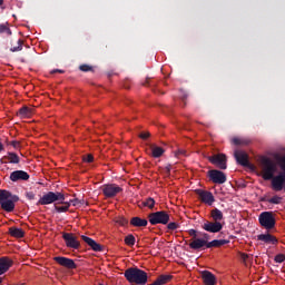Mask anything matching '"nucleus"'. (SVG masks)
Returning a JSON list of instances; mask_svg holds the SVG:
<instances>
[{
  "label": "nucleus",
  "instance_id": "9",
  "mask_svg": "<svg viewBox=\"0 0 285 285\" xmlns=\"http://www.w3.org/2000/svg\"><path fill=\"white\" fill-rule=\"evenodd\" d=\"M124 189L119 187V185L110 184V185H104L102 186V194L107 199H112V197H117L119 193H121Z\"/></svg>",
  "mask_w": 285,
  "mask_h": 285
},
{
  "label": "nucleus",
  "instance_id": "22",
  "mask_svg": "<svg viewBox=\"0 0 285 285\" xmlns=\"http://www.w3.org/2000/svg\"><path fill=\"white\" fill-rule=\"evenodd\" d=\"M9 235H11V237H16V239H21V238L26 237V232H23L19 227H10Z\"/></svg>",
  "mask_w": 285,
  "mask_h": 285
},
{
  "label": "nucleus",
  "instance_id": "34",
  "mask_svg": "<svg viewBox=\"0 0 285 285\" xmlns=\"http://www.w3.org/2000/svg\"><path fill=\"white\" fill-rule=\"evenodd\" d=\"M18 46L17 47H11V52H20V50H23V40L18 39L17 40Z\"/></svg>",
  "mask_w": 285,
  "mask_h": 285
},
{
  "label": "nucleus",
  "instance_id": "53",
  "mask_svg": "<svg viewBox=\"0 0 285 285\" xmlns=\"http://www.w3.org/2000/svg\"><path fill=\"white\" fill-rule=\"evenodd\" d=\"M3 151V144L0 141V153Z\"/></svg>",
  "mask_w": 285,
  "mask_h": 285
},
{
  "label": "nucleus",
  "instance_id": "21",
  "mask_svg": "<svg viewBox=\"0 0 285 285\" xmlns=\"http://www.w3.org/2000/svg\"><path fill=\"white\" fill-rule=\"evenodd\" d=\"M130 225L134 226V228H144L148 226V220L146 218L136 216L130 219Z\"/></svg>",
  "mask_w": 285,
  "mask_h": 285
},
{
  "label": "nucleus",
  "instance_id": "31",
  "mask_svg": "<svg viewBox=\"0 0 285 285\" xmlns=\"http://www.w3.org/2000/svg\"><path fill=\"white\" fill-rule=\"evenodd\" d=\"M137 242V239L135 238V235L132 234H128L126 237H125V244L126 246H135V243Z\"/></svg>",
  "mask_w": 285,
  "mask_h": 285
},
{
  "label": "nucleus",
  "instance_id": "4",
  "mask_svg": "<svg viewBox=\"0 0 285 285\" xmlns=\"http://www.w3.org/2000/svg\"><path fill=\"white\" fill-rule=\"evenodd\" d=\"M148 219L151 226H157V224H163V226H166L168 222H170V215L166 210H160L156 213H150L148 215Z\"/></svg>",
  "mask_w": 285,
  "mask_h": 285
},
{
  "label": "nucleus",
  "instance_id": "27",
  "mask_svg": "<svg viewBox=\"0 0 285 285\" xmlns=\"http://www.w3.org/2000/svg\"><path fill=\"white\" fill-rule=\"evenodd\" d=\"M210 217L213 219V222H219L222 223V220L224 219V213H222V210L214 208L210 212Z\"/></svg>",
  "mask_w": 285,
  "mask_h": 285
},
{
  "label": "nucleus",
  "instance_id": "15",
  "mask_svg": "<svg viewBox=\"0 0 285 285\" xmlns=\"http://www.w3.org/2000/svg\"><path fill=\"white\" fill-rule=\"evenodd\" d=\"M30 175L24 170H16L10 174L11 181H28Z\"/></svg>",
  "mask_w": 285,
  "mask_h": 285
},
{
  "label": "nucleus",
  "instance_id": "52",
  "mask_svg": "<svg viewBox=\"0 0 285 285\" xmlns=\"http://www.w3.org/2000/svg\"><path fill=\"white\" fill-rule=\"evenodd\" d=\"M203 239H205V242H208V237H210L208 234L204 233L202 234Z\"/></svg>",
  "mask_w": 285,
  "mask_h": 285
},
{
  "label": "nucleus",
  "instance_id": "1",
  "mask_svg": "<svg viewBox=\"0 0 285 285\" xmlns=\"http://www.w3.org/2000/svg\"><path fill=\"white\" fill-rule=\"evenodd\" d=\"M125 277L129 284L146 285L148 284V273L145 271L131 267L125 271Z\"/></svg>",
  "mask_w": 285,
  "mask_h": 285
},
{
  "label": "nucleus",
  "instance_id": "20",
  "mask_svg": "<svg viewBox=\"0 0 285 285\" xmlns=\"http://www.w3.org/2000/svg\"><path fill=\"white\" fill-rule=\"evenodd\" d=\"M258 242H264V244H274L277 245V237L271 235L269 233L267 234H259L257 236Z\"/></svg>",
  "mask_w": 285,
  "mask_h": 285
},
{
  "label": "nucleus",
  "instance_id": "2",
  "mask_svg": "<svg viewBox=\"0 0 285 285\" xmlns=\"http://www.w3.org/2000/svg\"><path fill=\"white\" fill-rule=\"evenodd\" d=\"M262 170H263V179L265 181H271L272 179V188H273V181L275 179V173H277V165L273 159L268 157H263L262 158Z\"/></svg>",
  "mask_w": 285,
  "mask_h": 285
},
{
  "label": "nucleus",
  "instance_id": "50",
  "mask_svg": "<svg viewBox=\"0 0 285 285\" xmlns=\"http://www.w3.org/2000/svg\"><path fill=\"white\" fill-rule=\"evenodd\" d=\"M26 197L29 198L30 200H32V199H35L36 195H35V193L29 191L26 194Z\"/></svg>",
  "mask_w": 285,
  "mask_h": 285
},
{
  "label": "nucleus",
  "instance_id": "5",
  "mask_svg": "<svg viewBox=\"0 0 285 285\" xmlns=\"http://www.w3.org/2000/svg\"><path fill=\"white\" fill-rule=\"evenodd\" d=\"M258 222L263 228H266V230H273L275 228V216L273 215V212H263L258 216Z\"/></svg>",
  "mask_w": 285,
  "mask_h": 285
},
{
  "label": "nucleus",
  "instance_id": "11",
  "mask_svg": "<svg viewBox=\"0 0 285 285\" xmlns=\"http://www.w3.org/2000/svg\"><path fill=\"white\" fill-rule=\"evenodd\" d=\"M213 184H226V174L218 169H212L207 173Z\"/></svg>",
  "mask_w": 285,
  "mask_h": 285
},
{
  "label": "nucleus",
  "instance_id": "46",
  "mask_svg": "<svg viewBox=\"0 0 285 285\" xmlns=\"http://www.w3.org/2000/svg\"><path fill=\"white\" fill-rule=\"evenodd\" d=\"M117 224H119V226H126L128 224V219L126 218H119L117 220Z\"/></svg>",
  "mask_w": 285,
  "mask_h": 285
},
{
  "label": "nucleus",
  "instance_id": "55",
  "mask_svg": "<svg viewBox=\"0 0 285 285\" xmlns=\"http://www.w3.org/2000/svg\"><path fill=\"white\" fill-rule=\"evenodd\" d=\"M3 3V0H0V6Z\"/></svg>",
  "mask_w": 285,
  "mask_h": 285
},
{
  "label": "nucleus",
  "instance_id": "29",
  "mask_svg": "<svg viewBox=\"0 0 285 285\" xmlns=\"http://www.w3.org/2000/svg\"><path fill=\"white\" fill-rule=\"evenodd\" d=\"M58 204H62L63 206H59L55 204V210L57 213H68V210H70V202L63 200V203H58Z\"/></svg>",
  "mask_w": 285,
  "mask_h": 285
},
{
  "label": "nucleus",
  "instance_id": "6",
  "mask_svg": "<svg viewBox=\"0 0 285 285\" xmlns=\"http://www.w3.org/2000/svg\"><path fill=\"white\" fill-rule=\"evenodd\" d=\"M207 159L210 164L220 170H226L228 168V157H226V154H214L208 156Z\"/></svg>",
  "mask_w": 285,
  "mask_h": 285
},
{
  "label": "nucleus",
  "instance_id": "35",
  "mask_svg": "<svg viewBox=\"0 0 285 285\" xmlns=\"http://www.w3.org/2000/svg\"><path fill=\"white\" fill-rule=\"evenodd\" d=\"M232 144H234V146H246L248 145V141L240 138H233Z\"/></svg>",
  "mask_w": 285,
  "mask_h": 285
},
{
  "label": "nucleus",
  "instance_id": "13",
  "mask_svg": "<svg viewBox=\"0 0 285 285\" xmlns=\"http://www.w3.org/2000/svg\"><path fill=\"white\" fill-rule=\"evenodd\" d=\"M81 239L91 248V250H95V253H102L104 246L99 243H96L95 239L85 235L81 236Z\"/></svg>",
  "mask_w": 285,
  "mask_h": 285
},
{
  "label": "nucleus",
  "instance_id": "47",
  "mask_svg": "<svg viewBox=\"0 0 285 285\" xmlns=\"http://www.w3.org/2000/svg\"><path fill=\"white\" fill-rule=\"evenodd\" d=\"M188 235H189L190 237H194V239H197V230H195V229H189V230H188Z\"/></svg>",
  "mask_w": 285,
  "mask_h": 285
},
{
  "label": "nucleus",
  "instance_id": "12",
  "mask_svg": "<svg viewBox=\"0 0 285 285\" xmlns=\"http://www.w3.org/2000/svg\"><path fill=\"white\" fill-rule=\"evenodd\" d=\"M53 262L59 264V266H63V268H68L69 271H73L77 268V264L72 258L63 257V256H56L53 258Z\"/></svg>",
  "mask_w": 285,
  "mask_h": 285
},
{
  "label": "nucleus",
  "instance_id": "7",
  "mask_svg": "<svg viewBox=\"0 0 285 285\" xmlns=\"http://www.w3.org/2000/svg\"><path fill=\"white\" fill-rule=\"evenodd\" d=\"M200 228L206 230V233H222L224 224L215 220H204V223L200 225Z\"/></svg>",
  "mask_w": 285,
  "mask_h": 285
},
{
  "label": "nucleus",
  "instance_id": "38",
  "mask_svg": "<svg viewBox=\"0 0 285 285\" xmlns=\"http://www.w3.org/2000/svg\"><path fill=\"white\" fill-rule=\"evenodd\" d=\"M268 204H282V197L279 196H273L268 199Z\"/></svg>",
  "mask_w": 285,
  "mask_h": 285
},
{
  "label": "nucleus",
  "instance_id": "33",
  "mask_svg": "<svg viewBox=\"0 0 285 285\" xmlns=\"http://www.w3.org/2000/svg\"><path fill=\"white\" fill-rule=\"evenodd\" d=\"M0 35H8V37L12 35V30H10V27H8V23L0 24Z\"/></svg>",
  "mask_w": 285,
  "mask_h": 285
},
{
  "label": "nucleus",
  "instance_id": "43",
  "mask_svg": "<svg viewBox=\"0 0 285 285\" xmlns=\"http://www.w3.org/2000/svg\"><path fill=\"white\" fill-rule=\"evenodd\" d=\"M70 206L72 204V206H79L80 204H83V200H79L78 198L71 199L69 200Z\"/></svg>",
  "mask_w": 285,
  "mask_h": 285
},
{
  "label": "nucleus",
  "instance_id": "36",
  "mask_svg": "<svg viewBox=\"0 0 285 285\" xmlns=\"http://www.w3.org/2000/svg\"><path fill=\"white\" fill-rule=\"evenodd\" d=\"M79 70H81V72H92L94 68L90 65H80Z\"/></svg>",
  "mask_w": 285,
  "mask_h": 285
},
{
  "label": "nucleus",
  "instance_id": "42",
  "mask_svg": "<svg viewBox=\"0 0 285 285\" xmlns=\"http://www.w3.org/2000/svg\"><path fill=\"white\" fill-rule=\"evenodd\" d=\"M10 146H12V148H14V150H19L21 148V142L13 140L11 142H9Z\"/></svg>",
  "mask_w": 285,
  "mask_h": 285
},
{
  "label": "nucleus",
  "instance_id": "17",
  "mask_svg": "<svg viewBox=\"0 0 285 285\" xmlns=\"http://www.w3.org/2000/svg\"><path fill=\"white\" fill-rule=\"evenodd\" d=\"M234 157L240 166L248 167V154L243 150H235Z\"/></svg>",
  "mask_w": 285,
  "mask_h": 285
},
{
  "label": "nucleus",
  "instance_id": "51",
  "mask_svg": "<svg viewBox=\"0 0 285 285\" xmlns=\"http://www.w3.org/2000/svg\"><path fill=\"white\" fill-rule=\"evenodd\" d=\"M57 72H59L60 75H63V72H66V71H63V70H61V69H53V70L51 71V75H55V73H57Z\"/></svg>",
  "mask_w": 285,
  "mask_h": 285
},
{
  "label": "nucleus",
  "instance_id": "19",
  "mask_svg": "<svg viewBox=\"0 0 285 285\" xmlns=\"http://www.w3.org/2000/svg\"><path fill=\"white\" fill-rule=\"evenodd\" d=\"M202 279L205 285H215L217 284V278L209 271L202 272Z\"/></svg>",
  "mask_w": 285,
  "mask_h": 285
},
{
  "label": "nucleus",
  "instance_id": "39",
  "mask_svg": "<svg viewBox=\"0 0 285 285\" xmlns=\"http://www.w3.org/2000/svg\"><path fill=\"white\" fill-rule=\"evenodd\" d=\"M274 261L276 262V264H282L285 262V255L284 254H277L274 258Z\"/></svg>",
  "mask_w": 285,
  "mask_h": 285
},
{
  "label": "nucleus",
  "instance_id": "28",
  "mask_svg": "<svg viewBox=\"0 0 285 285\" xmlns=\"http://www.w3.org/2000/svg\"><path fill=\"white\" fill-rule=\"evenodd\" d=\"M0 206L2 210H6V213H12V210H14V203H12V200H9V198L7 200H3Z\"/></svg>",
  "mask_w": 285,
  "mask_h": 285
},
{
  "label": "nucleus",
  "instance_id": "23",
  "mask_svg": "<svg viewBox=\"0 0 285 285\" xmlns=\"http://www.w3.org/2000/svg\"><path fill=\"white\" fill-rule=\"evenodd\" d=\"M230 240L226 239H214L212 242H207V248H219L222 246H226V244H229Z\"/></svg>",
  "mask_w": 285,
  "mask_h": 285
},
{
  "label": "nucleus",
  "instance_id": "25",
  "mask_svg": "<svg viewBox=\"0 0 285 285\" xmlns=\"http://www.w3.org/2000/svg\"><path fill=\"white\" fill-rule=\"evenodd\" d=\"M150 150H151V157L155 159H159L165 153L164 148L158 147L157 145H150Z\"/></svg>",
  "mask_w": 285,
  "mask_h": 285
},
{
  "label": "nucleus",
  "instance_id": "26",
  "mask_svg": "<svg viewBox=\"0 0 285 285\" xmlns=\"http://www.w3.org/2000/svg\"><path fill=\"white\" fill-rule=\"evenodd\" d=\"M30 115H32V109H30L26 106L21 107L17 112V116L20 117V119H28V117H30Z\"/></svg>",
  "mask_w": 285,
  "mask_h": 285
},
{
  "label": "nucleus",
  "instance_id": "8",
  "mask_svg": "<svg viewBox=\"0 0 285 285\" xmlns=\"http://www.w3.org/2000/svg\"><path fill=\"white\" fill-rule=\"evenodd\" d=\"M62 239H65L67 248H73V250L81 248V243H79L73 233H62Z\"/></svg>",
  "mask_w": 285,
  "mask_h": 285
},
{
  "label": "nucleus",
  "instance_id": "41",
  "mask_svg": "<svg viewBox=\"0 0 285 285\" xmlns=\"http://www.w3.org/2000/svg\"><path fill=\"white\" fill-rule=\"evenodd\" d=\"M168 230H177L179 228V224L177 223H167Z\"/></svg>",
  "mask_w": 285,
  "mask_h": 285
},
{
  "label": "nucleus",
  "instance_id": "37",
  "mask_svg": "<svg viewBox=\"0 0 285 285\" xmlns=\"http://www.w3.org/2000/svg\"><path fill=\"white\" fill-rule=\"evenodd\" d=\"M82 161H85L86 164H92L95 161V156H92V154L83 156Z\"/></svg>",
  "mask_w": 285,
  "mask_h": 285
},
{
  "label": "nucleus",
  "instance_id": "45",
  "mask_svg": "<svg viewBox=\"0 0 285 285\" xmlns=\"http://www.w3.org/2000/svg\"><path fill=\"white\" fill-rule=\"evenodd\" d=\"M10 202H12V204H14L16 202H19V196L17 195H12V193H10V196L8 198Z\"/></svg>",
  "mask_w": 285,
  "mask_h": 285
},
{
  "label": "nucleus",
  "instance_id": "18",
  "mask_svg": "<svg viewBox=\"0 0 285 285\" xmlns=\"http://www.w3.org/2000/svg\"><path fill=\"white\" fill-rule=\"evenodd\" d=\"M204 246L208 248V240L204 238H194V242L189 243V248H191V250H199L204 248Z\"/></svg>",
  "mask_w": 285,
  "mask_h": 285
},
{
  "label": "nucleus",
  "instance_id": "16",
  "mask_svg": "<svg viewBox=\"0 0 285 285\" xmlns=\"http://www.w3.org/2000/svg\"><path fill=\"white\" fill-rule=\"evenodd\" d=\"M21 158L16 153L9 151L0 159V164H20Z\"/></svg>",
  "mask_w": 285,
  "mask_h": 285
},
{
  "label": "nucleus",
  "instance_id": "3",
  "mask_svg": "<svg viewBox=\"0 0 285 285\" xmlns=\"http://www.w3.org/2000/svg\"><path fill=\"white\" fill-rule=\"evenodd\" d=\"M55 202H58V204H63L66 202V194L61 191H48L37 203V206H48L50 204H55Z\"/></svg>",
  "mask_w": 285,
  "mask_h": 285
},
{
  "label": "nucleus",
  "instance_id": "49",
  "mask_svg": "<svg viewBox=\"0 0 285 285\" xmlns=\"http://www.w3.org/2000/svg\"><path fill=\"white\" fill-rule=\"evenodd\" d=\"M181 155L186 156V150L179 149L178 151H176V157H180Z\"/></svg>",
  "mask_w": 285,
  "mask_h": 285
},
{
  "label": "nucleus",
  "instance_id": "48",
  "mask_svg": "<svg viewBox=\"0 0 285 285\" xmlns=\"http://www.w3.org/2000/svg\"><path fill=\"white\" fill-rule=\"evenodd\" d=\"M139 137H140V139H148V137H150V132H148V131H145V132H141L140 135H139Z\"/></svg>",
  "mask_w": 285,
  "mask_h": 285
},
{
  "label": "nucleus",
  "instance_id": "14",
  "mask_svg": "<svg viewBox=\"0 0 285 285\" xmlns=\"http://www.w3.org/2000/svg\"><path fill=\"white\" fill-rule=\"evenodd\" d=\"M11 266H12V261L10 258L8 257L0 258V284H2L3 282V277H1V275H4V273H8Z\"/></svg>",
  "mask_w": 285,
  "mask_h": 285
},
{
  "label": "nucleus",
  "instance_id": "32",
  "mask_svg": "<svg viewBox=\"0 0 285 285\" xmlns=\"http://www.w3.org/2000/svg\"><path fill=\"white\" fill-rule=\"evenodd\" d=\"M8 199H10V191L6 189H0V205Z\"/></svg>",
  "mask_w": 285,
  "mask_h": 285
},
{
  "label": "nucleus",
  "instance_id": "10",
  "mask_svg": "<svg viewBox=\"0 0 285 285\" xmlns=\"http://www.w3.org/2000/svg\"><path fill=\"white\" fill-rule=\"evenodd\" d=\"M195 193L203 204H207V206H213V204H215V196L210 191L204 189H195Z\"/></svg>",
  "mask_w": 285,
  "mask_h": 285
},
{
  "label": "nucleus",
  "instance_id": "44",
  "mask_svg": "<svg viewBox=\"0 0 285 285\" xmlns=\"http://www.w3.org/2000/svg\"><path fill=\"white\" fill-rule=\"evenodd\" d=\"M240 259L244 262V264H246V262H248V259H250V255H248L246 253H240Z\"/></svg>",
  "mask_w": 285,
  "mask_h": 285
},
{
  "label": "nucleus",
  "instance_id": "54",
  "mask_svg": "<svg viewBox=\"0 0 285 285\" xmlns=\"http://www.w3.org/2000/svg\"><path fill=\"white\" fill-rule=\"evenodd\" d=\"M148 83H149V82H148V80H147V81L144 83V86H148Z\"/></svg>",
  "mask_w": 285,
  "mask_h": 285
},
{
  "label": "nucleus",
  "instance_id": "24",
  "mask_svg": "<svg viewBox=\"0 0 285 285\" xmlns=\"http://www.w3.org/2000/svg\"><path fill=\"white\" fill-rule=\"evenodd\" d=\"M171 279H173V275L163 274L158 276L154 283L148 285H164V284H168V282H170Z\"/></svg>",
  "mask_w": 285,
  "mask_h": 285
},
{
  "label": "nucleus",
  "instance_id": "40",
  "mask_svg": "<svg viewBox=\"0 0 285 285\" xmlns=\"http://www.w3.org/2000/svg\"><path fill=\"white\" fill-rule=\"evenodd\" d=\"M278 161H279L281 168L283 170V173H281V175H285V155L283 157L278 158Z\"/></svg>",
  "mask_w": 285,
  "mask_h": 285
},
{
  "label": "nucleus",
  "instance_id": "30",
  "mask_svg": "<svg viewBox=\"0 0 285 285\" xmlns=\"http://www.w3.org/2000/svg\"><path fill=\"white\" fill-rule=\"evenodd\" d=\"M140 208L141 206L150 208V210H153L155 208V198L153 197H148L145 202L141 203V205H139Z\"/></svg>",
  "mask_w": 285,
  "mask_h": 285
}]
</instances>
